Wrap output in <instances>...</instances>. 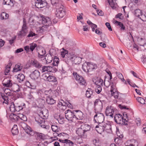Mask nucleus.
I'll return each instance as SVG.
<instances>
[{
  "label": "nucleus",
  "instance_id": "de8ad7c7",
  "mask_svg": "<svg viewBox=\"0 0 146 146\" xmlns=\"http://www.w3.org/2000/svg\"><path fill=\"white\" fill-rule=\"evenodd\" d=\"M60 0H51V3L54 6L56 7L59 4V2Z\"/></svg>",
  "mask_w": 146,
  "mask_h": 146
},
{
  "label": "nucleus",
  "instance_id": "a878e982",
  "mask_svg": "<svg viewBox=\"0 0 146 146\" xmlns=\"http://www.w3.org/2000/svg\"><path fill=\"white\" fill-rule=\"evenodd\" d=\"M23 68V66L20 63L16 64L13 68V71L14 72H17L21 71Z\"/></svg>",
  "mask_w": 146,
  "mask_h": 146
},
{
  "label": "nucleus",
  "instance_id": "603ef678",
  "mask_svg": "<svg viewBox=\"0 0 146 146\" xmlns=\"http://www.w3.org/2000/svg\"><path fill=\"white\" fill-rule=\"evenodd\" d=\"M73 58L74 59V62L76 64H79L81 60V58L79 57H73Z\"/></svg>",
  "mask_w": 146,
  "mask_h": 146
},
{
  "label": "nucleus",
  "instance_id": "f8f14e48",
  "mask_svg": "<svg viewBox=\"0 0 146 146\" xmlns=\"http://www.w3.org/2000/svg\"><path fill=\"white\" fill-rule=\"evenodd\" d=\"M47 2L42 0H36L35 2V6L38 8H41L47 5Z\"/></svg>",
  "mask_w": 146,
  "mask_h": 146
},
{
  "label": "nucleus",
  "instance_id": "79ce46f5",
  "mask_svg": "<svg viewBox=\"0 0 146 146\" xmlns=\"http://www.w3.org/2000/svg\"><path fill=\"white\" fill-rule=\"evenodd\" d=\"M38 102L39 104V106L40 107H43L45 104V100L41 98H39L38 100Z\"/></svg>",
  "mask_w": 146,
  "mask_h": 146
},
{
  "label": "nucleus",
  "instance_id": "dca6fc26",
  "mask_svg": "<svg viewBox=\"0 0 146 146\" xmlns=\"http://www.w3.org/2000/svg\"><path fill=\"white\" fill-rule=\"evenodd\" d=\"M27 29L28 27H22L21 30L17 33L18 36L21 38L25 36L28 33Z\"/></svg>",
  "mask_w": 146,
  "mask_h": 146
},
{
  "label": "nucleus",
  "instance_id": "0e129e2a",
  "mask_svg": "<svg viewBox=\"0 0 146 146\" xmlns=\"http://www.w3.org/2000/svg\"><path fill=\"white\" fill-rule=\"evenodd\" d=\"M115 17L117 18H119L120 19H123V17L122 16V14L121 13H119L116 15Z\"/></svg>",
  "mask_w": 146,
  "mask_h": 146
},
{
  "label": "nucleus",
  "instance_id": "09e8293b",
  "mask_svg": "<svg viewBox=\"0 0 146 146\" xmlns=\"http://www.w3.org/2000/svg\"><path fill=\"white\" fill-rule=\"evenodd\" d=\"M137 101L142 104H145V101L143 98L141 97H138L136 99Z\"/></svg>",
  "mask_w": 146,
  "mask_h": 146
},
{
  "label": "nucleus",
  "instance_id": "473e14b6",
  "mask_svg": "<svg viewBox=\"0 0 146 146\" xmlns=\"http://www.w3.org/2000/svg\"><path fill=\"white\" fill-rule=\"evenodd\" d=\"M45 59L46 60V63L48 64L50 63L52 61V57L51 55V54H47L46 55Z\"/></svg>",
  "mask_w": 146,
  "mask_h": 146
},
{
  "label": "nucleus",
  "instance_id": "4c0bfd02",
  "mask_svg": "<svg viewBox=\"0 0 146 146\" xmlns=\"http://www.w3.org/2000/svg\"><path fill=\"white\" fill-rule=\"evenodd\" d=\"M11 64L10 63H9V64L6 66L4 72L5 75H7L8 73L10 71V70L11 68Z\"/></svg>",
  "mask_w": 146,
  "mask_h": 146
},
{
  "label": "nucleus",
  "instance_id": "ea45409f",
  "mask_svg": "<svg viewBox=\"0 0 146 146\" xmlns=\"http://www.w3.org/2000/svg\"><path fill=\"white\" fill-rule=\"evenodd\" d=\"M12 89L14 92H19L20 91V89L18 85L15 84L12 87Z\"/></svg>",
  "mask_w": 146,
  "mask_h": 146
},
{
  "label": "nucleus",
  "instance_id": "774afa93",
  "mask_svg": "<svg viewBox=\"0 0 146 146\" xmlns=\"http://www.w3.org/2000/svg\"><path fill=\"white\" fill-rule=\"evenodd\" d=\"M118 25H119V27H121V30L122 31L125 30V27L124 26L123 23H121L120 22V23L118 24Z\"/></svg>",
  "mask_w": 146,
  "mask_h": 146
},
{
  "label": "nucleus",
  "instance_id": "f03ea898",
  "mask_svg": "<svg viewBox=\"0 0 146 146\" xmlns=\"http://www.w3.org/2000/svg\"><path fill=\"white\" fill-rule=\"evenodd\" d=\"M111 125L110 123H103L96 125L95 127L96 130L98 132V131L101 132L104 131L110 132L111 131Z\"/></svg>",
  "mask_w": 146,
  "mask_h": 146
},
{
  "label": "nucleus",
  "instance_id": "4468645a",
  "mask_svg": "<svg viewBox=\"0 0 146 146\" xmlns=\"http://www.w3.org/2000/svg\"><path fill=\"white\" fill-rule=\"evenodd\" d=\"M114 110L113 107L111 106H108L106 108V113L107 116H110L111 117H113V113Z\"/></svg>",
  "mask_w": 146,
  "mask_h": 146
},
{
  "label": "nucleus",
  "instance_id": "412c9836",
  "mask_svg": "<svg viewBox=\"0 0 146 146\" xmlns=\"http://www.w3.org/2000/svg\"><path fill=\"white\" fill-rule=\"evenodd\" d=\"M15 76H16V77L17 78V80L19 83H21L24 81L25 79V76L23 74H18Z\"/></svg>",
  "mask_w": 146,
  "mask_h": 146
},
{
  "label": "nucleus",
  "instance_id": "37998d69",
  "mask_svg": "<svg viewBox=\"0 0 146 146\" xmlns=\"http://www.w3.org/2000/svg\"><path fill=\"white\" fill-rule=\"evenodd\" d=\"M57 70V69L54 67L48 66V72H55Z\"/></svg>",
  "mask_w": 146,
  "mask_h": 146
},
{
  "label": "nucleus",
  "instance_id": "0eeeda50",
  "mask_svg": "<svg viewBox=\"0 0 146 146\" xmlns=\"http://www.w3.org/2000/svg\"><path fill=\"white\" fill-rule=\"evenodd\" d=\"M96 114L94 116V121L95 122L98 123L99 124L101 125L103 123L104 119V115L100 112L95 113Z\"/></svg>",
  "mask_w": 146,
  "mask_h": 146
},
{
  "label": "nucleus",
  "instance_id": "2f4dec72",
  "mask_svg": "<svg viewBox=\"0 0 146 146\" xmlns=\"http://www.w3.org/2000/svg\"><path fill=\"white\" fill-rule=\"evenodd\" d=\"M1 19V20H6L8 19L9 15L5 12H2L0 15Z\"/></svg>",
  "mask_w": 146,
  "mask_h": 146
},
{
  "label": "nucleus",
  "instance_id": "4be33fe9",
  "mask_svg": "<svg viewBox=\"0 0 146 146\" xmlns=\"http://www.w3.org/2000/svg\"><path fill=\"white\" fill-rule=\"evenodd\" d=\"M135 143L137 144V142L135 140H128L125 143V146H135V145L134 143Z\"/></svg>",
  "mask_w": 146,
  "mask_h": 146
},
{
  "label": "nucleus",
  "instance_id": "20e7f679",
  "mask_svg": "<svg viewBox=\"0 0 146 146\" xmlns=\"http://www.w3.org/2000/svg\"><path fill=\"white\" fill-rule=\"evenodd\" d=\"M72 74L74 78L79 84L85 86L87 85V84L84 78L77 72H73Z\"/></svg>",
  "mask_w": 146,
  "mask_h": 146
},
{
  "label": "nucleus",
  "instance_id": "e2e57ef3",
  "mask_svg": "<svg viewBox=\"0 0 146 146\" xmlns=\"http://www.w3.org/2000/svg\"><path fill=\"white\" fill-rule=\"evenodd\" d=\"M52 130L55 132H58L57 126L54 125H52L51 126Z\"/></svg>",
  "mask_w": 146,
  "mask_h": 146
},
{
  "label": "nucleus",
  "instance_id": "c85d7f7f",
  "mask_svg": "<svg viewBox=\"0 0 146 146\" xmlns=\"http://www.w3.org/2000/svg\"><path fill=\"white\" fill-rule=\"evenodd\" d=\"M11 132L13 135H17L19 133L17 126L16 125H14L11 130Z\"/></svg>",
  "mask_w": 146,
  "mask_h": 146
},
{
  "label": "nucleus",
  "instance_id": "72a5a7b5",
  "mask_svg": "<svg viewBox=\"0 0 146 146\" xmlns=\"http://www.w3.org/2000/svg\"><path fill=\"white\" fill-rule=\"evenodd\" d=\"M10 118L13 121H17L19 119V115L15 114H11L9 116Z\"/></svg>",
  "mask_w": 146,
  "mask_h": 146
},
{
  "label": "nucleus",
  "instance_id": "338daca9",
  "mask_svg": "<svg viewBox=\"0 0 146 146\" xmlns=\"http://www.w3.org/2000/svg\"><path fill=\"white\" fill-rule=\"evenodd\" d=\"M76 142L77 144H80L82 143V139L81 138H76L75 139Z\"/></svg>",
  "mask_w": 146,
  "mask_h": 146
},
{
  "label": "nucleus",
  "instance_id": "7ed1b4c3",
  "mask_svg": "<svg viewBox=\"0 0 146 146\" xmlns=\"http://www.w3.org/2000/svg\"><path fill=\"white\" fill-rule=\"evenodd\" d=\"M26 107V104L24 103H16L12 102L11 104L10 109V111L13 112H19L22 110Z\"/></svg>",
  "mask_w": 146,
  "mask_h": 146
},
{
  "label": "nucleus",
  "instance_id": "423d86ee",
  "mask_svg": "<svg viewBox=\"0 0 146 146\" xmlns=\"http://www.w3.org/2000/svg\"><path fill=\"white\" fill-rule=\"evenodd\" d=\"M95 113L101 112L103 108V103L99 99H96L94 102Z\"/></svg>",
  "mask_w": 146,
  "mask_h": 146
},
{
  "label": "nucleus",
  "instance_id": "052dcab7",
  "mask_svg": "<svg viewBox=\"0 0 146 146\" xmlns=\"http://www.w3.org/2000/svg\"><path fill=\"white\" fill-rule=\"evenodd\" d=\"M139 18L143 21H146V15L145 14L142 13Z\"/></svg>",
  "mask_w": 146,
  "mask_h": 146
},
{
  "label": "nucleus",
  "instance_id": "e433bc0d",
  "mask_svg": "<svg viewBox=\"0 0 146 146\" xmlns=\"http://www.w3.org/2000/svg\"><path fill=\"white\" fill-rule=\"evenodd\" d=\"M88 62H85L82 65V68L83 70L86 72H89Z\"/></svg>",
  "mask_w": 146,
  "mask_h": 146
},
{
  "label": "nucleus",
  "instance_id": "2eb2a0df",
  "mask_svg": "<svg viewBox=\"0 0 146 146\" xmlns=\"http://www.w3.org/2000/svg\"><path fill=\"white\" fill-rule=\"evenodd\" d=\"M42 23L45 26H50L52 25V23L50 18L42 16Z\"/></svg>",
  "mask_w": 146,
  "mask_h": 146
},
{
  "label": "nucleus",
  "instance_id": "a211bd4d",
  "mask_svg": "<svg viewBox=\"0 0 146 146\" xmlns=\"http://www.w3.org/2000/svg\"><path fill=\"white\" fill-rule=\"evenodd\" d=\"M114 120L116 123L119 124H122V116L120 114H115L114 116Z\"/></svg>",
  "mask_w": 146,
  "mask_h": 146
},
{
  "label": "nucleus",
  "instance_id": "a18cd8bd",
  "mask_svg": "<svg viewBox=\"0 0 146 146\" xmlns=\"http://www.w3.org/2000/svg\"><path fill=\"white\" fill-rule=\"evenodd\" d=\"M93 144L96 146H100V141L98 138L96 139L93 140Z\"/></svg>",
  "mask_w": 146,
  "mask_h": 146
},
{
  "label": "nucleus",
  "instance_id": "6ab92c4d",
  "mask_svg": "<svg viewBox=\"0 0 146 146\" xmlns=\"http://www.w3.org/2000/svg\"><path fill=\"white\" fill-rule=\"evenodd\" d=\"M74 112L76 113H75V121L77 119L82 120L83 118V113L80 110H74Z\"/></svg>",
  "mask_w": 146,
  "mask_h": 146
},
{
  "label": "nucleus",
  "instance_id": "393cba45",
  "mask_svg": "<svg viewBox=\"0 0 146 146\" xmlns=\"http://www.w3.org/2000/svg\"><path fill=\"white\" fill-rule=\"evenodd\" d=\"M116 133L117 134V135L119 137V138L118 137L114 139V141L116 144H119L122 142L121 138L123 137V135L121 134L119 135L117 133V131Z\"/></svg>",
  "mask_w": 146,
  "mask_h": 146
},
{
  "label": "nucleus",
  "instance_id": "9d476101",
  "mask_svg": "<svg viewBox=\"0 0 146 146\" xmlns=\"http://www.w3.org/2000/svg\"><path fill=\"white\" fill-rule=\"evenodd\" d=\"M44 94L46 96V98L49 97H52L54 94H55L56 96L59 95L58 92L56 90V91H52L51 89L48 90H45L44 92Z\"/></svg>",
  "mask_w": 146,
  "mask_h": 146
},
{
  "label": "nucleus",
  "instance_id": "8fccbe9b",
  "mask_svg": "<svg viewBox=\"0 0 146 146\" xmlns=\"http://www.w3.org/2000/svg\"><path fill=\"white\" fill-rule=\"evenodd\" d=\"M103 83V80L101 78H100L99 80H98L96 81L95 82V84L97 85L98 86H100L102 85Z\"/></svg>",
  "mask_w": 146,
  "mask_h": 146
},
{
  "label": "nucleus",
  "instance_id": "aec40b11",
  "mask_svg": "<svg viewBox=\"0 0 146 146\" xmlns=\"http://www.w3.org/2000/svg\"><path fill=\"white\" fill-rule=\"evenodd\" d=\"M31 63L33 66L37 68H40L42 66V64L36 60H32Z\"/></svg>",
  "mask_w": 146,
  "mask_h": 146
},
{
  "label": "nucleus",
  "instance_id": "7c9ffc66",
  "mask_svg": "<svg viewBox=\"0 0 146 146\" xmlns=\"http://www.w3.org/2000/svg\"><path fill=\"white\" fill-rule=\"evenodd\" d=\"M3 4L10 5L11 7H12L14 6V1H13V0H4L3 1Z\"/></svg>",
  "mask_w": 146,
  "mask_h": 146
},
{
  "label": "nucleus",
  "instance_id": "58836bf2",
  "mask_svg": "<svg viewBox=\"0 0 146 146\" xmlns=\"http://www.w3.org/2000/svg\"><path fill=\"white\" fill-rule=\"evenodd\" d=\"M1 97L4 100L3 103L8 104L9 103V97L8 96L5 95V94H2Z\"/></svg>",
  "mask_w": 146,
  "mask_h": 146
},
{
  "label": "nucleus",
  "instance_id": "c756f323",
  "mask_svg": "<svg viewBox=\"0 0 146 146\" xmlns=\"http://www.w3.org/2000/svg\"><path fill=\"white\" fill-rule=\"evenodd\" d=\"M46 102L49 104H53L56 102V101L52 98V97H49L46 98Z\"/></svg>",
  "mask_w": 146,
  "mask_h": 146
},
{
  "label": "nucleus",
  "instance_id": "864d4df0",
  "mask_svg": "<svg viewBox=\"0 0 146 146\" xmlns=\"http://www.w3.org/2000/svg\"><path fill=\"white\" fill-rule=\"evenodd\" d=\"M68 141L65 144L64 146H74V143L73 142L70 140H66Z\"/></svg>",
  "mask_w": 146,
  "mask_h": 146
},
{
  "label": "nucleus",
  "instance_id": "b1692460",
  "mask_svg": "<svg viewBox=\"0 0 146 146\" xmlns=\"http://www.w3.org/2000/svg\"><path fill=\"white\" fill-rule=\"evenodd\" d=\"M35 134L37 136V138L39 140H44L45 139V136L44 135L41 133L37 132L36 131L35 132Z\"/></svg>",
  "mask_w": 146,
  "mask_h": 146
},
{
  "label": "nucleus",
  "instance_id": "39448f33",
  "mask_svg": "<svg viewBox=\"0 0 146 146\" xmlns=\"http://www.w3.org/2000/svg\"><path fill=\"white\" fill-rule=\"evenodd\" d=\"M74 110L71 111L68 110L66 111L65 113L66 118L71 122L75 121V117Z\"/></svg>",
  "mask_w": 146,
  "mask_h": 146
},
{
  "label": "nucleus",
  "instance_id": "bb28decb",
  "mask_svg": "<svg viewBox=\"0 0 146 146\" xmlns=\"http://www.w3.org/2000/svg\"><path fill=\"white\" fill-rule=\"evenodd\" d=\"M66 102H65L64 100H61L58 101V106L59 107H60V106H63L64 108H62V109L64 110L66 108Z\"/></svg>",
  "mask_w": 146,
  "mask_h": 146
},
{
  "label": "nucleus",
  "instance_id": "cd10ccee",
  "mask_svg": "<svg viewBox=\"0 0 146 146\" xmlns=\"http://www.w3.org/2000/svg\"><path fill=\"white\" fill-rule=\"evenodd\" d=\"M81 127L86 133V132L89 131L91 128V127L90 125L85 124L82 125Z\"/></svg>",
  "mask_w": 146,
  "mask_h": 146
},
{
  "label": "nucleus",
  "instance_id": "6e6552de",
  "mask_svg": "<svg viewBox=\"0 0 146 146\" xmlns=\"http://www.w3.org/2000/svg\"><path fill=\"white\" fill-rule=\"evenodd\" d=\"M63 6L61 5L60 8L57 9L55 12V15L59 19L62 18L65 15L66 12L64 10Z\"/></svg>",
  "mask_w": 146,
  "mask_h": 146
},
{
  "label": "nucleus",
  "instance_id": "5fc2aeb1",
  "mask_svg": "<svg viewBox=\"0 0 146 146\" xmlns=\"http://www.w3.org/2000/svg\"><path fill=\"white\" fill-rule=\"evenodd\" d=\"M108 3H109V5H110L111 7L113 9H115L116 8V7L115 6V5L114 4L113 2V0H111V1L109 0L108 1Z\"/></svg>",
  "mask_w": 146,
  "mask_h": 146
},
{
  "label": "nucleus",
  "instance_id": "a19ab883",
  "mask_svg": "<svg viewBox=\"0 0 146 146\" xmlns=\"http://www.w3.org/2000/svg\"><path fill=\"white\" fill-rule=\"evenodd\" d=\"M142 14L141 11L139 9H136L134 11L135 15L138 17H139L141 14Z\"/></svg>",
  "mask_w": 146,
  "mask_h": 146
},
{
  "label": "nucleus",
  "instance_id": "c03bdc74",
  "mask_svg": "<svg viewBox=\"0 0 146 146\" xmlns=\"http://www.w3.org/2000/svg\"><path fill=\"white\" fill-rule=\"evenodd\" d=\"M59 63V59L56 56H55L53 59V66H57Z\"/></svg>",
  "mask_w": 146,
  "mask_h": 146
},
{
  "label": "nucleus",
  "instance_id": "4d7b16f0",
  "mask_svg": "<svg viewBox=\"0 0 146 146\" xmlns=\"http://www.w3.org/2000/svg\"><path fill=\"white\" fill-rule=\"evenodd\" d=\"M30 49L31 50L32 52L35 49V48L37 46V45L35 43H31L30 44Z\"/></svg>",
  "mask_w": 146,
  "mask_h": 146
},
{
  "label": "nucleus",
  "instance_id": "49530a36",
  "mask_svg": "<svg viewBox=\"0 0 146 146\" xmlns=\"http://www.w3.org/2000/svg\"><path fill=\"white\" fill-rule=\"evenodd\" d=\"M47 81L49 82H55L57 81L56 78L54 76H50L48 77Z\"/></svg>",
  "mask_w": 146,
  "mask_h": 146
},
{
  "label": "nucleus",
  "instance_id": "c9c22d12",
  "mask_svg": "<svg viewBox=\"0 0 146 146\" xmlns=\"http://www.w3.org/2000/svg\"><path fill=\"white\" fill-rule=\"evenodd\" d=\"M68 51L63 48V51L60 52V55L62 57L64 58H66V56L70 55L69 53H68Z\"/></svg>",
  "mask_w": 146,
  "mask_h": 146
},
{
  "label": "nucleus",
  "instance_id": "5701e85b",
  "mask_svg": "<svg viewBox=\"0 0 146 146\" xmlns=\"http://www.w3.org/2000/svg\"><path fill=\"white\" fill-rule=\"evenodd\" d=\"M89 72L94 70L97 68V66L95 64H93L90 62H88Z\"/></svg>",
  "mask_w": 146,
  "mask_h": 146
},
{
  "label": "nucleus",
  "instance_id": "69168bd1",
  "mask_svg": "<svg viewBox=\"0 0 146 146\" xmlns=\"http://www.w3.org/2000/svg\"><path fill=\"white\" fill-rule=\"evenodd\" d=\"M37 35L34 33H33V32L31 31L29 32V34L27 36V37H33L36 35Z\"/></svg>",
  "mask_w": 146,
  "mask_h": 146
},
{
  "label": "nucleus",
  "instance_id": "f704fd0d",
  "mask_svg": "<svg viewBox=\"0 0 146 146\" xmlns=\"http://www.w3.org/2000/svg\"><path fill=\"white\" fill-rule=\"evenodd\" d=\"M93 95V90L92 89L88 88L86 92V95L88 98L91 97V96Z\"/></svg>",
  "mask_w": 146,
  "mask_h": 146
},
{
  "label": "nucleus",
  "instance_id": "680f3d73",
  "mask_svg": "<svg viewBox=\"0 0 146 146\" xmlns=\"http://www.w3.org/2000/svg\"><path fill=\"white\" fill-rule=\"evenodd\" d=\"M112 96H113L115 98H118V97L119 96L118 92L117 91L115 92H112V94H111Z\"/></svg>",
  "mask_w": 146,
  "mask_h": 146
},
{
  "label": "nucleus",
  "instance_id": "bf43d9fd",
  "mask_svg": "<svg viewBox=\"0 0 146 146\" xmlns=\"http://www.w3.org/2000/svg\"><path fill=\"white\" fill-rule=\"evenodd\" d=\"M50 75L49 74L48 72H46L45 73L43 74V76L44 77V78L45 80H47L48 78V77Z\"/></svg>",
  "mask_w": 146,
  "mask_h": 146
},
{
  "label": "nucleus",
  "instance_id": "9b49d317",
  "mask_svg": "<svg viewBox=\"0 0 146 146\" xmlns=\"http://www.w3.org/2000/svg\"><path fill=\"white\" fill-rule=\"evenodd\" d=\"M2 84L4 88H10L13 86L12 80L8 78L4 79L2 81Z\"/></svg>",
  "mask_w": 146,
  "mask_h": 146
},
{
  "label": "nucleus",
  "instance_id": "f3484780",
  "mask_svg": "<svg viewBox=\"0 0 146 146\" xmlns=\"http://www.w3.org/2000/svg\"><path fill=\"white\" fill-rule=\"evenodd\" d=\"M40 76V73L38 70H35L30 75L31 78L34 80L38 79Z\"/></svg>",
  "mask_w": 146,
  "mask_h": 146
},
{
  "label": "nucleus",
  "instance_id": "13d9d810",
  "mask_svg": "<svg viewBox=\"0 0 146 146\" xmlns=\"http://www.w3.org/2000/svg\"><path fill=\"white\" fill-rule=\"evenodd\" d=\"M102 90V88L101 86H97L95 89V91L98 94L100 93Z\"/></svg>",
  "mask_w": 146,
  "mask_h": 146
},
{
  "label": "nucleus",
  "instance_id": "3c124183",
  "mask_svg": "<svg viewBox=\"0 0 146 146\" xmlns=\"http://www.w3.org/2000/svg\"><path fill=\"white\" fill-rule=\"evenodd\" d=\"M64 118L61 115H59V117L58 118L57 120L60 124H62L64 123Z\"/></svg>",
  "mask_w": 146,
  "mask_h": 146
},
{
  "label": "nucleus",
  "instance_id": "ddd939ff",
  "mask_svg": "<svg viewBox=\"0 0 146 146\" xmlns=\"http://www.w3.org/2000/svg\"><path fill=\"white\" fill-rule=\"evenodd\" d=\"M21 124L23 125H26V127H25V128L22 127L24 130H25L26 133L29 134L30 136H32L35 135V131L32 129L30 127L24 123H21Z\"/></svg>",
  "mask_w": 146,
  "mask_h": 146
},
{
  "label": "nucleus",
  "instance_id": "1a4fd4ad",
  "mask_svg": "<svg viewBox=\"0 0 146 146\" xmlns=\"http://www.w3.org/2000/svg\"><path fill=\"white\" fill-rule=\"evenodd\" d=\"M76 133L78 136L82 138L85 139L87 137V134L83 129L81 128V127H80L78 128L76 131Z\"/></svg>",
  "mask_w": 146,
  "mask_h": 146
},
{
  "label": "nucleus",
  "instance_id": "f257e3e1",
  "mask_svg": "<svg viewBox=\"0 0 146 146\" xmlns=\"http://www.w3.org/2000/svg\"><path fill=\"white\" fill-rule=\"evenodd\" d=\"M47 114H46V115H44L43 112L42 111L40 115H38L35 117V120L42 128L46 129V127L48 126L45 125V120L47 119Z\"/></svg>",
  "mask_w": 146,
  "mask_h": 146
},
{
  "label": "nucleus",
  "instance_id": "6e6d98bb",
  "mask_svg": "<svg viewBox=\"0 0 146 146\" xmlns=\"http://www.w3.org/2000/svg\"><path fill=\"white\" fill-rule=\"evenodd\" d=\"M19 118L24 121L27 120V118L26 116L23 114H21L19 115Z\"/></svg>",
  "mask_w": 146,
  "mask_h": 146
}]
</instances>
